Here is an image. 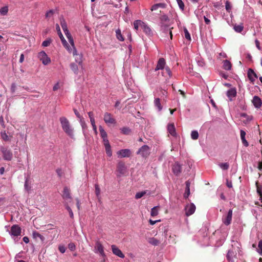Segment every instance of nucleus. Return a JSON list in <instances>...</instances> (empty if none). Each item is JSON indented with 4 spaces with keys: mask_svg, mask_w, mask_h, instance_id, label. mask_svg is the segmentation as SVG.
<instances>
[{
    "mask_svg": "<svg viewBox=\"0 0 262 262\" xmlns=\"http://www.w3.org/2000/svg\"><path fill=\"white\" fill-rule=\"evenodd\" d=\"M60 87L59 82H57L55 84V85L53 86V90L54 91H57L58 89H59Z\"/></svg>",
    "mask_w": 262,
    "mask_h": 262,
    "instance_id": "obj_58",
    "label": "nucleus"
},
{
    "mask_svg": "<svg viewBox=\"0 0 262 262\" xmlns=\"http://www.w3.org/2000/svg\"><path fill=\"white\" fill-rule=\"evenodd\" d=\"M184 32L185 37L188 40H191L190 35L186 28L184 29Z\"/></svg>",
    "mask_w": 262,
    "mask_h": 262,
    "instance_id": "obj_47",
    "label": "nucleus"
},
{
    "mask_svg": "<svg viewBox=\"0 0 262 262\" xmlns=\"http://www.w3.org/2000/svg\"><path fill=\"white\" fill-rule=\"evenodd\" d=\"M112 250L113 253L115 255L119 256L120 258L124 257V255L123 254L122 251L118 247H117L116 246L114 245H112Z\"/></svg>",
    "mask_w": 262,
    "mask_h": 262,
    "instance_id": "obj_13",
    "label": "nucleus"
},
{
    "mask_svg": "<svg viewBox=\"0 0 262 262\" xmlns=\"http://www.w3.org/2000/svg\"><path fill=\"white\" fill-rule=\"evenodd\" d=\"M244 29V26L243 24L240 25H235L234 26V30L237 33H241Z\"/></svg>",
    "mask_w": 262,
    "mask_h": 262,
    "instance_id": "obj_29",
    "label": "nucleus"
},
{
    "mask_svg": "<svg viewBox=\"0 0 262 262\" xmlns=\"http://www.w3.org/2000/svg\"><path fill=\"white\" fill-rule=\"evenodd\" d=\"M56 29L57 30V33H58V35H59V38H60L61 39V41L62 42V43L63 45V46L69 51H71V49L70 48L68 43L67 42V41H66V40L64 39L61 32V30H60V27L59 26L58 24H56Z\"/></svg>",
    "mask_w": 262,
    "mask_h": 262,
    "instance_id": "obj_3",
    "label": "nucleus"
},
{
    "mask_svg": "<svg viewBox=\"0 0 262 262\" xmlns=\"http://www.w3.org/2000/svg\"><path fill=\"white\" fill-rule=\"evenodd\" d=\"M1 151L3 155V159L6 161H11L13 158L12 151L7 147H2Z\"/></svg>",
    "mask_w": 262,
    "mask_h": 262,
    "instance_id": "obj_2",
    "label": "nucleus"
},
{
    "mask_svg": "<svg viewBox=\"0 0 262 262\" xmlns=\"http://www.w3.org/2000/svg\"><path fill=\"white\" fill-rule=\"evenodd\" d=\"M220 166L222 169L227 170L229 168V165L227 163H224L220 164Z\"/></svg>",
    "mask_w": 262,
    "mask_h": 262,
    "instance_id": "obj_48",
    "label": "nucleus"
},
{
    "mask_svg": "<svg viewBox=\"0 0 262 262\" xmlns=\"http://www.w3.org/2000/svg\"><path fill=\"white\" fill-rule=\"evenodd\" d=\"M256 185H257V191L258 193L259 194L261 200V202H262V191L261 190V187L257 185V183H256Z\"/></svg>",
    "mask_w": 262,
    "mask_h": 262,
    "instance_id": "obj_53",
    "label": "nucleus"
},
{
    "mask_svg": "<svg viewBox=\"0 0 262 262\" xmlns=\"http://www.w3.org/2000/svg\"><path fill=\"white\" fill-rule=\"evenodd\" d=\"M64 32L68 39L70 38V37H72L71 33H70L68 30H67V31H64Z\"/></svg>",
    "mask_w": 262,
    "mask_h": 262,
    "instance_id": "obj_61",
    "label": "nucleus"
},
{
    "mask_svg": "<svg viewBox=\"0 0 262 262\" xmlns=\"http://www.w3.org/2000/svg\"><path fill=\"white\" fill-rule=\"evenodd\" d=\"M55 13V11L54 10H50L47 11L45 14L46 18H50Z\"/></svg>",
    "mask_w": 262,
    "mask_h": 262,
    "instance_id": "obj_39",
    "label": "nucleus"
},
{
    "mask_svg": "<svg viewBox=\"0 0 262 262\" xmlns=\"http://www.w3.org/2000/svg\"><path fill=\"white\" fill-rule=\"evenodd\" d=\"M258 252L260 254L262 255V240H260L258 245Z\"/></svg>",
    "mask_w": 262,
    "mask_h": 262,
    "instance_id": "obj_51",
    "label": "nucleus"
},
{
    "mask_svg": "<svg viewBox=\"0 0 262 262\" xmlns=\"http://www.w3.org/2000/svg\"><path fill=\"white\" fill-rule=\"evenodd\" d=\"M70 67L71 70L74 72V73H78V68L76 64L74 63H72L70 64Z\"/></svg>",
    "mask_w": 262,
    "mask_h": 262,
    "instance_id": "obj_38",
    "label": "nucleus"
},
{
    "mask_svg": "<svg viewBox=\"0 0 262 262\" xmlns=\"http://www.w3.org/2000/svg\"><path fill=\"white\" fill-rule=\"evenodd\" d=\"M240 134L243 144L245 146L248 147L249 146V143L245 138V136L246 134V132L243 130H241L240 132Z\"/></svg>",
    "mask_w": 262,
    "mask_h": 262,
    "instance_id": "obj_21",
    "label": "nucleus"
},
{
    "mask_svg": "<svg viewBox=\"0 0 262 262\" xmlns=\"http://www.w3.org/2000/svg\"><path fill=\"white\" fill-rule=\"evenodd\" d=\"M95 252H98L102 256H105L104 248L102 245L99 241H97L95 243Z\"/></svg>",
    "mask_w": 262,
    "mask_h": 262,
    "instance_id": "obj_9",
    "label": "nucleus"
},
{
    "mask_svg": "<svg viewBox=\"0 0 262 262\" xmlns=\"http://www.w3.org/2000/svg\"><path fill=\"white\" fill-rule=\"evenodd\" d=\"M163 74L165 75H168L169 77L171 76V72L169 67H167L165 68Z\"/></svg>",
    "mask_w": 262,
    "mask_h": 262,
    "instance_id": "obj_44",
    "label": "nucleus"
},
{
    "mask_svg": "<svg viewBox=\"0 0 262 262\" xmlns=\"http://www.w3.org/2000/svg\"><path fill=\"white\" fill-rule=\"evenodd\" d=\"M56 172L58 174V176L59 177H61L62 176V171H61V169H60V168H58L56 169Z\"/></svg>",
    "mask_w": 262,
    "mask_h": 262,
    "instance_id": "obj_63",
    "label": "nucleus"
},
{
    "mask_svg": "<svg viewBox=\"0 0 262 262\" xmlns=\"http://www.w3.org/2000/svg\"><path fill=\"white\" fill-rule=\"evenodd\" d=\"M165 65V60L163 58H160L157 63V67L155 69L156 71L162 70L164 68Z\"/></svg>",
    "mask_w": 262,
    "mask_h": 262,
    "instance_id": "obj_16",
    "label": "nucleus"
},
{
    "mask_svg": "<svg viewBox=\"0 0 262 262\" xmlns=\"http://www.w3.org/2000/svg\"><path fill=\"white\" fill-rule=\"evenodd\" d=\"M158 8H159V7H158V6H157V4H156L154 5L151 7V9H150V10H151V11H155V10H157Z\"/></svg>",
    "mask_w": 262,
    "mask_h": 262,
    "instance_id": "obj_64",
    "label": "nucleus"
},
{
    "mask_svg": "<svg viewBox=\"0 0 262 262\" xmlns=\"http://www.w3.org/2000/svg\"><path fill=\"white\" fill-rule=\"evenodd\" d=\"M248 77L249 80L252 82H254V81L255 80L254 77H255V78L257 77L256 73L251 69H249L248 71Z\"/></svg>",
    "mask_w": 262,
    "mask_h": 262,
    "instance_id": "obj_18",
    "label": "nucleus"
},
{
    "mask_svg": "<svg viewBox=\"0 0 262 262\" xmlns=\"http://www.w3.org/2000/svg\"><path fill=\"white\" fill-rule=\"evenodd\" d=\"M51 42L52 39L51 38H48L42 42V46L43 47H48L49 46H50Z\"/></svg>",
    "mask_w": 262,
    "mask_h": 262,
    "instance_id": "obj_45",
    "label": "nucleus"
},
{
    "mask_svg": "<svg viewBox=\"0 0 262 262\" xmlns=\"http://www.w3.org/2000/svg\"><path fill=\"white\" fill-rule=\"evenodd\" d=\"M241 117L245 119L243 120V122L245 123L250 121L253 118L251 116H249L244 113L241 114Z\"/></svg>",
    "mask_w": 262,
    "mask_h": 262,
    "instance_id": "obj_26",
    "label": "nucleus"
},
{
    "mask_svg": "<svg viewBox=\"0 0 262 262\" xmlns=\"http://www.w3.org/2000/svg\"><path fill=\"white\" fill-rule=\"evenodd\" d=\"M58 249L61 253H64L66 251V248L64 246L60 245L58 247Z\"/></svg>",
    "mask_w": 262,
    "mask_h": 262,
    "instance_id": "obj_56",
    "label": "nucleus"
},
{
    "mask_svg": "<svg viewBox=\"0 0 262 262\" xmlns=\"http://www.w3.org/2000/svg\"><path fill=\"white\" fill-rule=\"evenodd\" d=\"M177 2L180 9L182 11L184 10L185 6L183 1L182 0H177Z\"/></svg>",
    "mask_w": 262,
    "mask_h": 262,
    "instance_id": "obj_49",
    "label": "nucleus"
},
{
    "mask_svg": "<svg viewBox=\"0 0 262 262\" xmlns=\"http://www.w3.org/2000/svg\"><path fill=\"white\" fill-rule=\"evenodd\" d=\"M73 111H74V113H75V115L76 116V117L77 118H78L79 119H80V121H81V120L83 119V118L80 116V115L79 113V112H78V111L75 108H74Z\"/></svg>",
    "mask_w": 262,
    "mask_h": 262,
    "instance_id": "obj_55",
    "label": "nucleus"
},
{
    "mask_svg": "<svg viewBox=\"0 0 262 262\" xmlns=\"http://www.w3.org/2000/svg\"><path fill=\"white\" fill-rule=\"evenodd\" d=\"M59 121L64 133L70 137L73 138L74 136V129L71 125L69 120L65 117H61L59 118Z\"/></svg>",
    "mask_w": 262,
    "mask_h": 262,
    "instance_id": "obj_1",
    "label": "nucleus"
},
{
    "mask_svg": "<svg viewBox=\"0 0 262 262\" xmlns=\"http://www.w3.org/2000/svg\"><path fill=\"white\" fill-rule=\"evenodd\" d=\"M159 208V206H155L153 207L150 212V215L152 216H157L158 214V209Z\"/></svg>",
    "mask_w": 262,
    "mask_h": 262,
    "instance_id": "obj_32",
    "label": "nucleus"
},
{
    "mask_svg": "<svg viewBox=\"0 0 262 262\" xmlns=\"http://www.w3.org/2000/svg\"><path fill=\"white\" fill-rule=\"evenodd\" d=\"M185 184H186V188H185V192L184 194V197L185 199H186L190 195V182H189V181H187L185 182Z\"/></svg>",
    "mask_w": 262,
    "mask_h": 262,
    "instance_id": "obj_22",
    "label": "nucleus"
},
{
    "mask_svg": "<svg viewBox=\"0 0 262 262\" xmlns=\"http://www.w3.org/2000/svg\"><path fill=\"white\" fill-rule=\"evenodd\" d=\"M227 95L229 98L235 97L236 95V91L235 89H230L227 91Z\"/></svg>",
    "mask_w": 262,
    "mask_h": 262,
    "instance_id": "obj_28",
    "label": "nucleus"
},
{
    "mask_svg": "<svg viewBox=\"0 0 262 262\" xmlns=\"http://www.w3.org/2000/svg\"><path fill=\"white\" fill-rule=\"evenodd\" d=\"M105 147V151H106V155L111 157L112 156V149H111V146L110 145H107L106 146H104Z\"/></svg>",
    "mask_w": 262,
    "mask_h": 262,
    "instance_id": "obj_37",
    "label": "nucleus"
},
{
    "mask_svg": "<svg viewBox=\"0 0 262 262\" xmlns=\"http://www.w3.org/2000/svg\"><path fill=\"white\" fill-rule=\"evenodd\" d=\"M104 121L107 124H115L116 123L115 119L113 115L109 113L106 112L104 115Z\"/></svg>",
    "mask_w": 262,
    "mask_h": 262,
    "instance_id": "obj_6",
    "label": "nucleus"
},
{
    "mask_svg": "<svg viewBox=\"0 0 262 262\" xmlns=\"http://www.w3.org/2000/svg\"><path fill=\"white\" fill-rule=\"evenodd\" d=\"M233 254V252L231 251H229L227 254V258L228 259L229 261H230L231 262H234V260L232 258V255Z\"/></svg>",
    "mask_w": 262,
    "mask_h": 262,
    "instance_id": "obj_43",
    "label": "nucleus"
},
{
    "mask_svg": "<svg viewBox=\"0 0 262 262\" xmlns=\"http://www.w3.org/2000/svg\"><path fill=\"white\" fill-rule=\"evenodd\" d=\"M225 8L227 11L229 12L231 9V6L229 2L226 1L225 3Z\"/></svg>",
    "mask_w": 262,
    "mask_h": 262,
    "instance_id": "obj_50",
    "label": "nucleus"
},
{
    "mask_svg": "<svg viewBox=\"0 0 262 262\" xmlns=\"http://www.w3.org/2000/svg\"><path fill=\"white\" fill-rule=\"evenodd\" d=\"M168 132L172 136L175 137L177 135L176 128L173 123L169 124L167 125Z\"/></svg>",
    "mask_w": 262,
    "mask_h": 262,
    "instance_id": "obj_17",
    "label": "nucleus"
},
{
    "mask_svg": "<svg viewBox=\"0 0 262 262\" xmlns=\"http://www.w3.org/2000/svg\"><path fill=\"white\" fill-rule=\"evenodd\" d=\"M68 39L70 43L72 46V47L73 48H74L75 45H74V39H73V37H70V38H69Z\"/></svg>",
    "mask_w": 262,
    "mask_h": 262,
    "instance_id": "obj_60",
    "label": "nucleus"
},
{
    "mask_svg": "<svg viewBox=\"0 0 262 262\" xmlns=\"http://www.w3.org/2000/svg\"><path fill=\"white\" fill-rule=\"evenodd\" d=\"M62 196L63 199L69 200L71 199L70 189L67 187H64Z\"/></svg>",
    "mask_w": 262,
    "mask_h": 262,
    "instance_id": "obj_15",
    "label": "nucleus"
},
{
    "mask_svg": "<svg viewBox=\"0 0 262 262\" xmlns=\"http://www.w3.org/2000/svg\"><path fill=\"white\" fill-rule=\"evenodd\" d=\"M195 210V206L193 203H190L185 207V214L188 216L192 215Z\"/></svg>",
    "mask_w": 262,
    "mask_h": 262,
    "instance_id": "obj_10",
    "label": "nucleus"
},
{
    "mask_svg": "<svg viewBox=\"0 0 262 262\" xmlns=\"http://www.w3.org/2000/svg\"><path fill=\"white\" fill-rule=\"evenodd\" d=\"M116 37L118 40H119L120 41L124 40V38H123L122 35L121 34V32L120 29H117L116 31Z\"/></svg>",
    "mask_w": 262,
    "mask_h": 262,
    "instance_id": "obj_35",
    "label": "nucleus"
},
{
    "mask_svg": "<svg viewBox=\"0 0 262 262\" xmlns=\"http://www.w3.org/2000/svg\"><path fill=\"white\" fill-rule=\"evenodd\" d=\"M149 243L154 245L157 246L159 244V241L154 237L150 238L148 240Z\"/></svg>",
    "mask_w": 262,
    "mask_h": 262,
    "instance_id": "obj_36",
    "label": "nucleus"
},
{
    "mask_svg": "<svg viewBox=\"0 0 262 262\" xmlns=\"http://www.w3.org/2000/svg\"><path fill=\"white\" fill-rule=\"evenodd\" d=\"M38 59L42 61L44 65H47L51 62L50 58L44 51H41L38 54Z\"/></svg>",
    "mask_w": 262,
    "mask_h": 262,
    "instance_id": "obj_5",
    "label": "nucleus"
},
{
    "mask_svg": "<svg viewBox=\"0 0 262 262\" xmlns=\"http://www.w3.org/2000/svg\"><path fill=\"white\" fill-rule=\"evenodd\" d=\"M21 229L17 225H13L11 228V233L12 235L17 236L20 234Z\"/></svg>",
    "mask_w": 262,
    "mask_h": 262,
    "instance_id": "obj_12",
    "label": "nucleus"
},
{
    "mask_svg": "<svg viewBox=\"0 0 262 262\" xmlns=\"http://www.w3.org/2000/svg\"><path fill=\"white\" fill-rule=\"evenodd\" d=\"M141 28L143 29V31L146 34L149 35L152 34V31L150 27L143 21Z\"/></svg>",
    "mask_w": 262,
    "mask_h": 262,
    "instance_id": "obj_20",
    "label": "nucleus"
},
{
    "mask_svg": "<svg viewBox=\"0 0 262 262\" xmlns=\"http://www.w3.org/2000/svg\"><path fill=\"white\" fill-rule=\"evenodd\" d=\"M252 103L254 106L257 108H259L261 106L262 101L258 96H255L253 97Z\"/></svg>",
    "mask_w": 262,
    "mask_h": 262,
    "instance_id": "obj_14",
    "label": "nucleus"
},
{
    "mask_svg": "<svg viewBox=\"0 0 262 262\" xmlns=\"http://www.w3.org/2000/svg\"><path fill=\"white\" fill-rule=\"evenodd\" d=\"M119 157L120 158H125V157H129L131 155V151L128 149H124L119 150L117 152Z\"/></svg>",
    "mask_w": 262,
    "mask_h": 262,
    "instance_id": "obj_11",
    "label": "nucleus"
},
{
    "mask_svg": "<svg viewBox=\"0 0 262 262\" xmlns=\"http://www.w3.org/2000/svg\"><path fill=\"white\" fill-rule=\"evenodd\" d=\"M0 123L3 127H4V128L5 127V122H4L3 116H0Z\"/></svg>",
    "mask_w": 262,
    "mask_h": 262,
    "instance_id": "obj_62",
    "label": "nucleus"
},
{
    "mask_svg": "<svg viewBox=\"0 0 262 262\" xmlns=\"http://www.w3.org/2000/svg\"><path fill=\"white\" fill-rule=\"evenodd\" d=\"M172 170L175 174L178 175L181 172V166L178 163H176L173 166Z\"/></svg>",
    "mask_w": 262,
    "mask_h": 262,
    "instance_id": "obj_19",
    "label": "nucleus"
},
{
    "mask_svg": "<svg viewBox=\"0 0 262 262\" xmlns=\"http://www.w3.org/2000/svg\"><path fill=\"white\" fill-rule=\"evenodd\" d=\"M232 217V210L230 209L227 214L223 216V223L226 226L230 225L231 223Z\"/></svg>",
    "mask_w": 262,
    "mask_h": 262,
    "instance_id": "obj_7",
    "label": "nucleus"
},
{
    "mask_svg": "<svg viewBox=\"0 0 262 262\" xmlns=\"http://www.w3.org/2000/svg\"><path fill=\"white\" fill-rule=\"evenodd\" d=\"M154 104H155V106L157 107L159 111H160L162 110V106L161 104L160 100L159 98H157L155 99V100L154 101Z\"/></svg>",
    "mask_w": 262,
    "mask_h": 262,
    "instance_id": "obj_30",
    "label": "nucleus"
},
{
    "mask_svg": "<svg viewBox=\"0 0 262 262\" xmlns=\"http://www.w3.org/2000/svg\"><path fill=\"white\" fill-rule=\"evenodd\" d=\"M191 137L193 140H196L199 138V133L196 130H193L191 133Z\"/></svg>",
    "mask_w": 262,
    "mask_h": 262,
    "instance_id": "obj_41",
    "label": "nucleus"
},
{
    "mask_svg": "<svg viewBox=\"0 0 262 262\" xmlns=\"http://www.w3.org/2000/svg\"><path fill=\"white\" fill-rule=\"evenodd\" d=\"M223 68L226 70H230L232 67L231 63L228 60H224Z\"/></svg>",
    "mask_w": 262,
    "mask_h": 262,
    "instance_id": "obj_24",
    "label": "nucleus"
},
{
    "mask_svg": "<svg viewBox=\"0 0 262 262\" xmlns=\"http://www.w3.org/2000/svg\"><path fill=\"white\" fill-rule=\"evenodd\" d=\"M100 134L101 138L102 139H105V138H107V135L106 132L104 130V129L102 128V127H99Z\"/></svg>",
    "mask_w": 262,
    "mask_h": 262,
    "instance_id": "obj_34",
    "label": "nucleus"
},
{
    "mask_svg": "<svg viewBox=\"0 0 262 262\" xmlns=\"http://www.w3.org/2000/svg\"><path fill=\"white\" fill-rule=\"evenodd\" d=\"M117 171L119 173V174L118 175V177H120L121 176L124 174L126 172V168L124 163L123 162H118L117 166Z\"/></svg>",
    "mask_w": 262,
    "mask_h": 262,
    "instance_id": "obj_8",
    "label": "nucleus"
},
{
    "mask_svg": "<svg viewBox=\"0 0 262 262\" xmlns=\"http://www.w3.org/2000/svg\"><path fill=\"white\" fill-rule=\"evenodd\" d=\"M95 194H96L97 198H99L100 196L101 191H100V188L97 184H96L95 185Z\"/></svg>",
    "mask_w": 262,
    "mask_h": 262,
    "instance_id": "obj_42",
    "label": "nucleus"
},
{
    "mask_svg": "<svg viewBox=\"0 0 262 262\" xmlns=\"http://www.w3.org/2000/svg\"><path fill=\"white\" fill-rule=\"evenodd\" d=\"M1 135L2 139L5 141H10V138L6 134V131L2 132L1 133Z\"/></svg>",
    "mask_w": 262,
    "mask_h": 262,
    "instance_id": "obj_33",
    "label": "nucleus"
},
{
    "mask_svg": "<svg viewBox=\"0 0 262 262\" xmlns=\"http://www.w3.org/2000/svg\"><path fill=\"white\" fill-rule=\"evenodd\" d=\"M160 19L162 21H167L169 20L168 17L166 14H163L160 17Z\"/></svg>",
    "mask_w": 262,
    "mask_h": 262,
    "instance_id": "obj_52",
    "label": "nucleus"
},
{
    "mask_svg": "<svg viewBox=\"0 0 262 262\" xmlns=\"http://www.w3.org/2000/svg\"><path fill=\"white\" fill-rule=\"evenodd\" d=\"M32 235L33 238L36 239L37 238H39L41 242H43L45 239V238L42 235L35 231H33Z\"/></svg>",
    "mask_w": 262,
    "mask_h": 262,
    "instance_id": "obj_23",
    "label": "nucleus"
},
{
    "mask_svg": "<svg viewBox=\"0 0 262 262\" xmlns=\"http://www.w3.org/2000/svg\"><path fill=\"white\" fill-rule=\"evenodd\" d=\"M60 25H61L63 31H67V30H68L66 20L64 19V18L63 17H61L60 18Z\"/></svg>",
    "mask_w": 262,
    "mask_h": 262,
    "instance_id": "obj_25",
    "label": "nucleus"
},
{
    "mask_svg": "<svg viewBox=\"0 0 262 262\" xmlns=\"http://www.w3.org/2000/svg\"><path fill=\"white\" fill-rule=\"evenodd\" d=\"M8 10H9L8 6H6L3 7L0 9V14L3 16L6 15L8 12Z\"/></svg>",
    "mask_w": 262,
    "mask_h": 262,
    "instance_id": "obj_31",
    "label": "nucleus"
},
{
    "mask_svg": "<svg viewBox=\"0 0 262 262\" xmlns=\"http://www.w3.org/2000/svg\"><path fill=\"white\" fill-rule=\"evenodd\" d=\"M121 133L124 135H128L130 133V130L128 127H123L121 129Z\"/></svg>",
    "mask_w": 262,
    "mask_h": 262,
    "instance_id": "obj_46",
    "label": "nucleus"
},
{
    "mask_svg": "<svg viewBox=\"0 0 262 262\" xmlns=\"http://www.w3.org/2000/svg\"><path fill=\"white\" fill-rule=\"evenodd\" d=\"M66 209H67V210L69 212V214H70V217L71 218H73L74 215H73V211H72V209H71V208L69 206H66Z\"/></svg>",
    "mask_w": 262,
    "mask_h": 262,
    "instance_id": "obj_57",
    "label": "nucleus"
},
{
    "mask_svg": "<svg viewBox=\"0 0 262 262\" xmlns=\"http://www.w3.org/2000/svg\"><path fill=\"white\" fill-rule=\"evenodd\" d=\"M68 248L71 251H74L75 250V245L73 243H70L68 245Z\"/></svg>",
    "mask_w": 262,
    "mask_h": 262,
    "instance_id": "obj_54",
    "label": "nucleus"
},
{
    "mask_svg": "<svg viewBox=\"0 0 262 262\" xmlns=\"http://www.w3.org/2000/svg\"><path fill=\"white\" fill-rule=\"evenodd\" d=\"M147 191V190H145V191L137 192L136 194L135 198L136 199H140L141 198H142L143 196H144L146 193Z\"/></svg>",
    "mask_w": 262,
    "mask_h": 262,
    "instance_id": "obj_40",
    "label": "nucleus"
},
{
    "mask_svg": "<svg viewBox=\"0 0 262 262\" xmlns=\"http://www.w3.org/2000/svg\"><path fill=\"white\" fill-rule=\"evenodd\" d=\"M150 149L148 146L144 145L139 149L137 154L143 158H147L150 154Z\"/></svg>",
    "mask_w": 262,
    "mask_h": 262,
    "instance_id": "obj_4",
    "label": "nucleus"
},
{
    "mask_svg": "<svg viewBox=\"0 0 262 262\" xmlns=\"http://www.w3.org/2000/svg\"><path fill=\"white\" fill-rule=\"evenodd\" d=\"M142 24H143V21H141V20H136L134 21V29L136 31H137L139 27L141 28Z\"/></svg>",
    "mask_w": 262,
    "mask_h": 262,
    "instance_id": "obj_27",
    "label": "nucleus"
},
{
    "mask_svg": "<svg viewBox=\"0 0 262 262\" xmlns=\"http://www.w3.org/2000/svg\"><path fill=\"white\" fill-rule=\"evenodd\" d=\"M103 144L104 146L110 145L108 140L107 138L103 139Z\"/></svg>",
    "mask_w": 262,
    "mask_h": 262,
    "instance_id": "obj_59",
    "label": "nucleus"
}]
</instances>
